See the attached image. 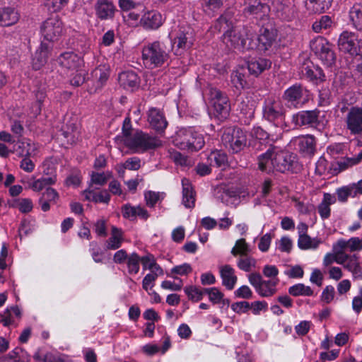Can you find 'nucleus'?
<instances>
[{
	"label": "nucleus",
	"mask_w": 362,
	"mask_h": 362,
	"mask_svg": "<svg viewBox=\"0 0 362 362\" xmlns=\"http://www.w3.org/2000/svg\"><path fill=\"white\" fill-rule=\"evenodd\" d=\"M275 148L271 145L264 153L259 156L258 166L260 170L268 173L272 170L284 173L290 169V156L284 152H276Z\"/></svg>",
	"instance_id": "nucleus-1"
},
{
	"label": "nucleus",
	"mask_w": 362,
	"mask_h": 362,
	"mask_svg": "<svg viewBox=\"0 0 362 362\" xmlns=\"http://www.w3.org/2000/svg\"><path fill=\"white\" fill-rule=\"evenodd\" d=\"M169 57V49L160 41H154L143 47L142 59L144 64L148 69L162 66Z\"/></svg>",
	"instance_id": "nucleus-2"
},
{
	"label": "nucleus",
	"mask_w": 362,
	"mask_h": 362,
	"mask_svg": "<svg viewBox=\"0 0 362 362\" xmlns=\"http://www.w3.org/2000/svg\"><path fill=\"white\" fill-rule=\"evenodd\" d=\"M262 116L272 123L276 128L282 127L286 117V109L279 98L269 96L265 98L262 106Z\"/></svg>",
	"instance_id": "nucleus-3"
},
{
	"label": "nucleus",
	"mask_w": 362,
	"mask_h": 362,
	"mask_svg": "<svg viewBox=\"0 0 362 362\" xmlns=\"http://www.w3.org/2000/svg\"><path fill=\"white\" fill-rule=\"evenodd\" d=\"M175 144L182 150L193 152L200 150L205 142L202 134L189 127L181 129L177 132Z\"/></svg>",
	"instance_id": "nucleus-4"
},
{
	"label": "nucleus",
	"mask_w": 362,
	"mask_h": 362,
	"mask_svg": "<svg viewBox=\"0 0 362 362\" xmlns=\"http://www.w3.org/2000/svg\"><path fill=\"white\" fill-rule=\"evenodd\" d=\"M247 28L227 30L223 37V41L228 47L238 49H254L256 43L252 40V33Z\"/></svg>",
	"instance_id": "nucleus-5"
},
{
	"label": "nucleus",
	"mask_w": 362,
	"mask_h": 362,
	"mask_svg": "<svg viewBox=\"0 0 362 362\" xmlns=\"http://www.w3.org/2000/svg\"><path fill=\"white\" fill-rule=\"evenodd\" d=\"M124 145L135 153H143L160 146L161 141L156 136L136 131L132 137L127 138Z\"/></svg>",
	"instance_id": "nucleus-6"
},
{
	"label": "nucleus",
	"mask_w": 362,
	"mask_h": 362,
	"mask_svg": "<svg viewBox=\"0 0 362 362\" xmlns=\"http://www.w3.org/2000/svg\"><path fill=\"white\" fill-rule=\"evenodd\" d=\"M209 95L214 116L219 120L226 119L230 110V105L227 95L217 88H211Z\"/></svg>",
	"instance_id": "nucleus-7"
},
{
	"label": "nucleus",
	"mask_w": 362,
	"mask_h": 362,
	"mask_svg": "<svg viewBox=\"0 0 362 362\" xmlns=\"http://www.w3.org/2000/svg\"><path fill=\"white\" fill-rule=\"evenodd\" d=\"M40 33L47 41H58L64 33L62 21L58 15L49 16L41 23Z\"/></svg>",
	"instance_id": "nucleus-8"
},
{
	"label": "nucleus",
	"mask_w": 362,
	"mask_h": 362,
	"mask_svg": "<svg viewBox=\"0 0 362 362\" xmlns=\"http://www.w3.org/2000/svg\"><path fill=\"white\" fill-rule=\"evenodd\" d=\"M221 140L226 148L233 153L241 151L247 144L246 134L239 128L226 129L222 135Z\"/></svg>",
	"instance_id": "nucleus-9"
},
{
	"label": "nucleus",
	"mask_w": 362,
	"mask_h": 362,
	"mask_svg": "<svg viewBox=\"0 0 362 362\" xmlns=\"http://www.w3.org/2000/svg\"><path fill=\"white\" fill-rule=\"evenodd\" d=\"M194 40V32L189 26H181L172 40V50L175 55H181L191 47Z\"/></svg>",
	"instance_id": "nucleus-10"
},
{
	"label": "nucleus",
	"mask_w": 362,
	"mask_h": 362,
	"mask_svg": "<svg viewBox=\"0 0 362 362\" xmlns=\"http://www.w3.org/2000/svg\"><path fill=\"white\" fill-rule=\"evenodd\" d=\"M282 98L288 107L294 108L301 107L309 100L308 91L298 84L287 88Z\"/></svg>",
	"instance_id": "nucleus-11"
},
{
	"label": "nucleus",
	"mask_w": 362,
	"mask_h": 362,
	"mask_svg": "<svg viewBox=\"0 0 362 362\" xmlns=\"http://www.w3.org/2000/svg\"><path fill=\"white\" fill-rule=\"evenodd\" d=\"M310 47L325 66L330 67L334 64L336 62L335 53L332 45L325 38H316L311 42Z\"/></svg>",
	"instance_id": "nucleus-12"
},
{
	"label": "nucleus",
	"mask_w": 362,
	"mask_h": 362,
	"mask_svg": "<svg viewBox=\"0 0 362 362\" xmlns=\"http://www.w3.org/2000/svg\"><path fill=\"white\" fill-rule=\"evenodd\" d=\"M325 115L317 109L313 110L300 111L293 116V122L297 126H308L314 128H321L325 125L322 119Z\"/></svg>",
	"instance_id": "nucleus-13"
},
{
	"label": "nucleus",
	"mask_w": 362,
	"mask_h": 362,
	"mask_svg": "<svg viewBox=\"0 0 362 362\" xmlns=\"http://www.w3.org/2000/svg\"><path fill=\"white\" fill-rule=\"evenodd\" d=\"M250 284L255 288L256 291L262 297H269L276 293V286L278 280H263L258 272H252L248 275Z\"/></svg>",
	"instance_id": "nucleus-14"
},
{
	"label": "nucleus",
	"mask_w": 362,
	"mask_h": 362,
	"mask_svg": "<svg viewBox=\"0 0 362 362\" xmlns=\"http://www.w3.org/2000/svg\"><path fill=\"white\" fill-rule=\"evenodd\" d=\"M269 6L260 0L245 1V7L243 9L245 16H252L257 21H267L269 20Z\"/></svg>",
	"instance_id": "nucleus-15"
},
{
	"label": "nucleus",
	"mask_w": 362,
	"mask_h": 362,
	"mask_svg": "<svg viewBox=\"0 0 362 362\" xmlns=\"http://www.w3.org/2000/svg\"><path fill=\"white\" fill-rule=\"evenodd\" d=\"M345 123L351 135L362 134V107H351L346 115Z\"/></svg>",
	"instance_id": "nucleus-16"
},
{
	"label": "nucleus",
	"mask_w": 362,
	"mask_h": 362,
	"mask_svg": "<svg viewBox=\"0 0 362 362\" xmlns=\"http://www.w3.org/2000/svg\"><path fill=\"white\" fill-rule=\"evenodd\" d=\"M276 36V30L272 22L269 21L266 24H262L257 38L258 44H256L255 48L257 47L262 51L267 50L275 42Z\"/></svg>",
	"instance_id": "nucleus-17"
},
{
	"label": "nucleus",
	"mask_w": 362,
	"mask_h": 362,
	"mask_svg": "<svg viewBox=\"0 0 362 362\" xmlns=\"http://www.w3.org/2000/svg\"><path fill=\"white\" fill-rule=\"evenodd\" d=\"M339 49L351 55H357L360 51L359 40L356 33L344 31L338 40Z\"/></svg>",
	"instance_id": "nucleus-18"
},
{
	"label": "nucleus",
	"mask_w": 362,
	"mask_h": 362,
	"mask_svg": "<svg viewBox=\"0 0 362 362\" xmlns=\"http://www.w3.org/2000/svg\"><path fill=\"white\" fill-rule=\"evenodd\" d=\"M57 63L69 74L79 68L83 67V61L73 52L62 53L57 59Z\"/></svg>",
	"instance_id": "nucleus-19"
},
{
	"label": "nucleus",
	"mask_w": 362,
	"mask_h": 362,
	"mask_svg": "<svg viewBox=\"0 0 362 362\" xmlns=\"http://www.w3.org/2000/svg\"><path fill=\"white\" fill-rule=\"evenodd\" d=\"M165 21L162 14L157 11H148L144 13L139 21L140 25L146 30H156Z\"/></svg>",
	"instance_id": "nucleus-20"
},
{
	"label": "nucleus",
	"mask_w": 362,
	"mask_h": 362,
	"mask_svg": "<svg viewBox=\"0 0 362 362\" xmlns=\"http://www.w3.org/2000/svg\"><path fill=\"white\" fill-rule=\"evenodd\" d=\"M294 144L304 156H310L316 149L315 138L310 134L296 137L293 139Z\"/></svg>",
	"instance_id": "nucleus-21"
},
{
	"label": "nucleus",
	"mask_w": 362,
	"mask_h": 362,
	"mask_svg": "<svg viewBox=\"0 0 362 362\" xmlns=\"http://www.w3.org/2000/svg\"><path fill=\"white\" fill-rule=\"evenodd\" d=\"M300 72L303 77L310 81H323L325 78L322 69L319 66H315L310 61H306L302 64Z\"/></svg>",
	"instance_id": "nucleus-22"
},
{
	"label": "nucleus",
	"mask_w": 362,
	"mask_h": 362,
	"mask_svg": "<svg viewBox=\"0 0 362 362\" xmlns=\"http://www.w3.org/2000/svg\"><path fill=\"white\" fill-rule=\"evenodd\" d=\"M51 49L49 45L41 43L33 57L32 65L34 69L39 70L47 63Z\"/></svg>",
	"instance_id": "nucleus-23"
},
{
	"label": "nucleus",
	"mask_w": 362,
	"mask_h": 362,
	"mask_svg": "<svg viewBox=\"0 0 362 362\" xmlns=\"http://www.w3.org/2000/svg\"><path fill=\"white\" fill-rule=\"evenodd\" d=\"M148 121L151 127L156 132H163L168 125L163 114L156 108H151L148 111Z\"/></svg>",
	"instance_id": "nucleus-24"
},
{
	"label": "nucleus",
	"mask_w": 362,
	"mask_h": 362,
	"mask_svg": "<svg viewBox=\"0 0 362 362\" xmlns=\"http://www.w3.org/2000/svg\"><path fill=\"white\" fill-rule=\"evenodd\" d=\"M219 273L223 286L228 290L233 289L238 281L234 269L229 264H225L219 267Z\"/></svg>",
	"instance_id": "nucleus-25"
},
{
	"label": "nucleus",
	"mask_w": 362,
	"mask_h": 362,
	"mask_svg": "<svg viewBox=\"0 0 362 362\" xmlns=\"http://www.w3.org/2000/svg\"><path fill=\"white\" fill-rule=\"evenodd\" d=\"M95 9L96 16L101 20L112 18L116 10L114 4L107 0H98Z\"/></svg>",
	"instance_id": "nucleus-26"
},
{
	"label": "nucleus",
	"mask_w": 362,
	"mask_h": 362,
	"mask_svg": "<svg viewBox=\"0 0 362 362\" xmlns=\"http://www.w3.org/2000/svg\"><path fill=\"white\" fill-rule=\"evenodd\" d=\"M119 81L120 85L127 90L133 91L139 86V79L135 72L124 71L119 74Z\"/></svg>",
	"instance_id": "nucleus-27"
},
{
	"label": "nucleus",
	"mask_w": 362,
	"mask_h": 362,
	"mask_svg": "<svg viewBox=\"0 0 362 362\" xmlns=\"http://www.w3.org/2000/svg\"><path fill=\"white\" fill-rule=\"evenodd\" d=\"M124 241V233L121 228L112 226L111 236L107 240L105 247L107 250H115L119 248Z\"/></svg>",
	"instance_id": "nucleus-28"
},
{
	"label": "nucleus",
	"mask_w": 362,
	"mask_h": 362,
	"mask_svg": "<svg viewBox=\"0 0 362 362\" xmlns=\"http://www.w3.org/2000/svg\"><path fill=\"white\" fill-rule=\"evenodd\" d=\"M182 204L187 208H193L195 204V194L189 180L182 179Z\"/></svg>",
	"instance_id": "nucleus-29"
},
{
	"label": "nucleus",
	"mask_w": 362,
	"mask_h": 362,
	"mask_svg": "<svg viewBox=\"0 0 362 362\" xmlns=\"http://www.w3.org/2000/svg\"><path fill=\"white\" fill-rule=\"evenodd\" d=\"M276 13L278 17L289 21L296 17V8L292 4L278 2L276 5Z\"/></svg>",
	"instance_id": "nucleus-30"
},
{
	"label": "nucleus",
	"mask_w": 362,
	"mask_h": 362,
	"mask_svg": "<svg viewBox=\"0 0 362 362\" xmlns=\"http://www.w3.org/2000/svg\"><path fill=\"white\" fill-rule=\"evenodd\" d=\"M19 15L13 8L0 9V25L10 26L18 22Z\"/></svg>",
	"instance_id": "nucleus-31"
},
{
	"label": "nucleus",
	"mask_w": 362,
	"mask_h": 362,
	"mask_svg": "<svg viewBox=\"0 0 362 362\" xmlns=\"http://www.w3.org/2000/svg\"><path fill=\"white\" fill-rule=\"evenodd\" d=\"M83 194L86 199L96 203L100 202L107 204L110 199V196L107 191H100L98 193L95 192L94 188H92L91 185H89L88 188L84 190Z\"/></svg>",
	"instance_id": "nucleus-32"
},
{
	"label": "nucleus",
	"mask_w": 362,
	"mask_h": 362,
	"mask_svg": "<svg viewBox=\"0 0 362 362\" xmlns=\"http://www.w3.org/2000/svg\"><path fill=\"white\" fill-rule=\"evenodd\" d=\"M336 202L334 196L329 193H325L321 203L318 205L317 210L322 219H327L330 216V205Z\"/></svg>",
	"instance_id": "nucleus-33"
},
{
	"label": "nucleus",
	"mask_w": 362,
	"mask_h": 362,
	"mask_svg": "<svg viewBox=\"0 0 362 362\" xmlns=\"http://www.w3.org/2000/svg\"><path fill=\"white\" fill-rule=\"evenodd\" d=\"M342 252H344L346 248L350 252L360 251L362 250V239L358 237H353L345 240L344 239H339L336 243Z\"/></svg>",
	"instance_id": "nucleus-34"
},
{
	"label": "nucleus",
	"mask_w": 362,
	"mask_h": 362,
	"mask_svg": "<svg viewBox=\"0 0 362 362\" xmlns=\"http://www.w3.org/2000/svg\"><path fill=\"white\" fill-rule=\"evenodd\" d=\"M238 109L240 112L249 117H252L255 112V102L248 96L242 95L238 98Z\"/></svg>",
	"instance_id": "nucleus-35"
},
{
	"label": "nucleus",
	"mask_w": 362,
	"mask_h": 362,
	"mask_svg": "<svg viewBox=\"0 0 362 362\" xmlns=\"http://www.w3.org/2000/svg\"><path fill=\"white\" fill-rule=\"evenodd\" d=\"M271 62L264 58L250 61L247 64L248 71L250 74L255 76L259 75L265 69L271 66Z\"/></svg>",
	"instance_id": "nucleus-36"
},
{
	"label": "nucleus",
	"mask_w": 362,
	"mask_h": 362,
	"mask_svg": "<svg viewBox=\"0 0 362 362\" xmlns=\"http://www.w3.org/2000/svg\"><path fill=\"white\" fill-rule=\"evenodd\" d=\"M349 20L352 25L358 30H362V5L361 4H355L350 8Z\"/></svg>",
	"instance_id": "nucleus-37"
},
{
	"label": "nucleus",
	"mask_w": 362,
	"mask_h": 362,
	"mask_svg": "<svg viewBox=\"0 0 362 362\" xmlns=\"http://www.w3.org/2000/svg\"><path fill=\"white\" fill-rule=\"evenodd\" d=\"M322 243V240L317 238H312L308 234L300 235L298 240V246L301 250H315Z\"/></svg>",
	"instance_id": "nucleus-38"
},
{
	"label": "nucleus",
	"mask_w": 362,
	"mask_h": 362,
	"mask_svg": "<svg viewBox=\"0 0 362 362\" xmlns=\"http://www.w3.org/2000/svg\"><path fill=\"white\" fill-rule=\"evenodd\" d=\"M332 253H327L323 259V264L325 267H327L332 264L333 262H337V264L343 263V259L341 258L343 252L338 248V245L337 243H334L332 246Z\"/></svg>",
	"instance_id": "nucleus-39"
},
{
	"label": "nucleus",
	"mask_w": 362,
	"mask_h": 362,
	"mask_svg": "<svg viewBox=\"0 0 362 362\" xmlns=\"http://www.w3.org/2000/svg\"><path fill=\"white\" fill-rule=\"evenodd\" d=\"M233 13L230 10H226L216 21L215 24L216 29L219 31L230 30L232 25Z\"/></svg>",
	"instance_id": "nucleus-40"
},
{
	"label": "nucleus",
	"mask_w": 362,
	"mask_h": 362,
	"mask_svg": "<svg viewBox=\"0 0 362 362\" xmlns=\"http://www.w3.org/2000/svg\"><path fill=\"white\" fill-rule=\"evenodd\" d=\"M208 160L211 165L224 168L227 165L228 158L224 152L215 151L209 154Z\"/></svg>",
	"instance_id": "nucleus-41"
},
{
	"label": "nucleus",
	"mask_w": 362,
	"mask_h": 362,
	"mask_svg": "<svg viewBox=\"0 0 362 362\" xmlns=\"http://www.w3.org/2000/svg\"><path fill=\"white\" fill-rule=\"evenodd\" d=\"M33 156L34 153L33 151H29V149L25 151H21L18 153L19 157L23 158L21 162L20 167L27 173H31L35 169V164L30 159V157Z\"/></svg>",
	"instance_id": "nucleus-42"
},
{
	"label": "nucleus",
	"mask_w": 362,
	"mask_h": 362,
	"mask_svg": "<svg viewBox=\"0 0 362 362\" xmlns=\"http://www.w3.org/2000/svg\"><path fill=\"white\" fill-rule=\"evenodd\" d=\"M332 0H307L308 8L314 13H322L327 10Z\"/></svg>",
	"instance_id": "nucleus-43"
},
{
	"label": "nucleus",
	"mask_w": 362,
	"mask_h": 362,
	"mask_svg": "<svg viewBox=\"0 0 362 362\" xmlns=\"http://www.w3.org/2000/svg\"><path fill=\"white\" fill-rule=\"evenodd\" d=\"M226 0H204V11L209 15H214L223 7Z\"/></svg>",
	"instance_id": "nucleus-44"
},
{
	"label": "nucleus",
	"mask_w": 362,
	"mask_h": 362,
	"mask_svg": "<svg viewBox=\"0 0 362 362\" xmlns=\"http://www.w3.org/2000/svg\"><path fill=\"white\" fill-rule=\"evenodd\" d=\"M288 293L293 296H311L313 295V289L303 284H296L288 288Z\"/></svg>",
	"instance_id": "nucleus-45"
},
{
	"label": "nucleus",
	"mask_w": 362,
	"mask_h": 362,
	"mask_svg": "<svg viewBox=\"0 0 362 362\" xmlns=\"http://www.w3.org/2000/svg\"><path fill=\"white\" fill-rule=\"evenodd\" d=\"M92 75L95 80L99 83L98 86L101 87L109 78V69L105 65L99 66L93 71Z\"/></svg>",
	"instance_id": "nucleus-46"
},
{
	"label": "nucleus",
	"mask_w": 362,
	"mask_h": 362,
	"mask_svg": "<svg viewBox=\"0 0 362 362\" xmlns=\"http://www.w3.org/2000/svg\"><path fill=\"white\" fill-rule=\"evenodd\" d=\"M251 250L249 245L244 238H240L235 242V246L231 250V254L233 256L240 255L246 256L250 252Z\"/></svg>",
	"instance_id": "nucleus-47"
},
{
	"label": "nucleus",
	"mask_w": 362,
	"mask_h": 362,
	"mask_svg": "<svg viewBox=\"0 0 362 362\" xmlns=\"http://www.w3.org/2000/svg\"><path fill=\"white\" fill-rule=\"evenodd\" d=\"M28 355L22 348L16 347L10 351L4 357V361H13L14 362L23 361L28 359Z\"/></svg>",
	"instance_id": "nucleus-48"
},
{
	"label": "nucleus",
	"mask_w": 362,
	"mask_h": 362,
	"mask_svg": "<svg viewBox=\"0 0 362 362\" xmlns=\"http://www.w3.org/2000/svg\"><path fill=\"white\" fill-rule=\"evenodd\" d=\"M86 71L83 67L74 70V71H71L69 73L71 84L74 86H79L82 85L86 80Z\"/></svg>",
	"instance_id": "nucleus-49"
},
{
	"label": "nucleus",
	"mask_w": 362,
	"mask_h": 362,
	"mask_svg": "<svg viewBox=\"0 0 362 362\" xmlns=\"http://www.w3.org/2000/svg\"><path fill=\"white\" fill-rule=\"evenodd\" d=\"M332 24L331 18L328 16H322L319 21L313 24V29L315 33H322L329 29Z\"/></svg>",
	"instance_id": "nucleus-50"
},
{
	"label": "nucleus",
	"mask_w": 362,
	"mask_h": 362,
	"mask_svg": "<svg viewBox=\"0 0 362 362\" xmlns=\"http://www.w3.org/2000/svg\"><path fill=\"white\" fill-rule=\"evenodd\" d=\"M341 258L343 263H340L339 264L342 265L344 268L349 272H351L359 264L358 257L356 255H349L343 252Z\"/></svg>",
	"instance_id": "nucleus-51"
},
{
	"label": "nucleus",
	"mask_w": 362,
	"mask_h": 362,
	"mask_svg": "<svg viewBox=\"0 0 362 362\" xmlns=\"http://www.w3.org/2000/svg\"><path fill=\"white\" fill-rule=\"evenodd\" d=\"M237 262L238 268L244 272H250L256 266V259L248 255L242 256Z\"/></svg>",
	"instance_id": "nucleus-52"
},
{
	"label": "nucleus",
	"mask_w": 362,
	"mask_h": 362,
	"mask_svg": "<svg viewBox=\"0 0 362 362\" xmlns=\"http://www.w3.org/2000/svg\"><path fill=\"white\" fill-rule=\"evenodd\" d=\"M140 257L135 252L132 253L127 258V265L129 274H136L139 271Z\"/></svg>",
	"instance_id": "nucleus-53"
},
{
	"label": "nucleus",
	"mask_w": 362,
	"mask_h": 362,
	"mask_svg": "<svg viewBox=\"0 0 362 362\" xmlns=\"http://www.w3.org/2000/svg\"><path fill=\"white\" fill-rule=\"evenodd\" d=\"M69 0H44V5L50 12H59L67 5Z\"/></svg>",
	"instance_id": "nucleus-54"
},
{
	"label": "nucleus",
	"mask_w": 362,
	"mask_h": 362,
	"mask_svg": "<svg viewBox=\"0 0 362 362\" xmlns=\"http://www.w3.org/2000/svg\"><path fill=\"white\" fill-rule=\"evenodd\" d=\"M56 177H45L35 180L31 185V188L36 192L41 191L45 187L52 185L56 182Z\"/></svg>",
	"instance_id": "nucleus-55"
},
{
	"label": "nucleus",
	"mask_w": 362,
	"mask_h": 362,
	"mask_svg": "<svg viewBox=\"0 0 362 362\" xmlns=\"http://www.w3.org/2000/svg\"><path fill=\"white\" fill-rule=\"evenodd\" d=\"M12 206L18 209L22 213L30 212L33 207L32 201L27 198L15 199Z\"/></svg>",
	"instance_id": "nucleus-56"
},
{
	"label": "nucleus",
	"mask_w": 362,
	"mask_h": 362,
	"mask_svg": "<svg viewBox=\"0 0 362 362\" xmlns=\"http://www.w3.org/2000/svg\"><path fill=\"white\" fill-rule=\"evenodd\" d=\"M185 292L190 300L195 302L201 300L204 296V291L194 286L185 287Z\"/></svg>",
	"instance_id": "nucleus-57"
},
{
	"label": "nucleus",
	"mask_w": 362,
	"mask_h": 362,
	"mask_svg": "<svg viewBox=\"0 0 362 362\" xmlns=\"http://www.w3.org/2000/svg\"><path fill=\"white\" fill-rule=\"evenodd\" d=\"M90 176L91 179L90 185H91L92 188H93V185H97L99 186L104 185L107 182L109 177H110V174L92 172Z\"/></svg>",
	"instance_id": "nucleus-58"
},
{
	"label": "nucleus",
	"mask_w": 362,
	"mask_h": 362,
	"mask_svg": "<svg viewBox=\"0 0 362 362\" xmlns=\"http://www.w3.org/2000/svg\"><path fill=\"white\" fill-rule=\"evenodd\" d=\"M231 82L237 89H243L246 84L245 76L239 71H234L231 74Z\"/></svg>",
	"instance_id": "nucleus-59"
},
{
	"label": "nucleus",
	"mask_w": 362,
	"mask_h": 362,
	"mask_svg": "<svg viewBox=\"0 0 362 362\" xmlns=\"http://www.w3.org/2000/svg\"><path fill=\"white\" fill-rule=\"evenodd\" d=\"M89 250L91 253L93 259L96 263H100L103 262V252L99 247L97 242L93 241L89 244Z\"/></svg>",
	"instance_id": "nucleus-60"
},
{
	"label": "nucleus",
	"mask_w": 362,
	"mask_h": 362,
	"mask_svg": "<svg viewBox=\"0 0 362 362\" xmlns=\"http://www.w3.org/2000/svg\"><path fill=\"white\" fill-rule=\"evenodd\" d=\"M122 134V136H121V139L124 144L126 143L127 138L132 137L134 134V132H132V123L129 117H126L123 122Z\"/></svg>",
	"instance_id": "nucleus-61"
},
{
	"label": "nucleus",
	"mask_w": 362,
	"mask_h": 362,
	"mask_svg": "<svg viewBox=\"0 0 362 362\" xmlns=\"http://www.w3.org/2000/svg\"><path fill=\"white\" fill-rule=\"evenodd\" d=\"M158 274L151 272L145 276L142 281V287L143 288L148 291L151 289L154 286V282L156 280Z\"/></svg>",
	"instance_id": "nucleus-62"
},
{
	"label": "nucleus",
	"mask_w": 362,
	"mask_h": 362,
	"mask_svg": "<svg viewBox=\"0 0 362 362\" xmlns=\"http://www.w3.org/2000/svg\"><path fill=\"white\" fill-rule=\"evenodd\" d=\"M144 197L146 205L150 207H153L160 199V194L159 192L148 191L145 192Z\"/></svg>",
	"instance_id": "nucleus-63"
},
{
	"label": "nucleus",
	"mask_w": 362,
	"mask_h": 362,
	"mask_svg": "<svg viewBox=\"0 0 362 362\" xmlns=\"http://www.w3.org/2000/svg\"><path fill=\"white\" fill-rule=\"evenodd\" d=\"M141 168V160L137 157L128 158L123 164V168L130 170H137Z\"/></svg>",
	"instance_id": "nucleus-64"
}]
</instances>
